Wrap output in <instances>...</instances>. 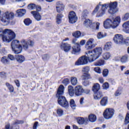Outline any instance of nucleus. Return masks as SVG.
I'll return each instance as SVG.
<instances>
[{
  "mask_svg": "<svg viewBox=\"0 0 129 129\" xmlns=\"http://www.w3.org/2000/svg\"><path fill=\"white\" fill-rule=\"evenodd\" d=\"M56 112L58 116H62V115H63V113H64V111H63L61 108H58L57 109Z\"/></svg>",
  "mask_w": 129,
  "mask_h": 129,
  "instance_id": "42",
  "label": "nucleus"
},
{
  "mask_svg": "<svg viewBox=\"0 0 129 129\" xmlns=\"http://www.w3.org/2000/svg\"><path fill=\"white\" fill-rule=\"evenodd\" d=\"M108 102V99L107 97H104L100 101V104L102 106H105Z\"/></svg>",
  "mask_w": 129,
  "mask_h": 129,
  "instance_id": "26",
  "label": "nucleus"
},
{
  "mask_svg": "<svg viewBox=\"0 0 129 129\" xmlns=\"http://www.w3.org/2000/svg\"><path fill=\"white\" fill-rule=\"evenodd\" d=\"M64 94V86L63 85H61L59 86L56 95V97H57V102L59 105L62 106L63 107H65L66 108L69 106V104H68V101L66 100V98L65 97L62 96V95Z\"/></svg>",
  "mask_w": 129,
  "mask_h": 129,
  "instance_id": "3",
  "label": "nucleus"
},
{
  "mask_svg": "<svg viewBox=\"0 0 129 129\" xmlns=\"http://www.w3.org/2000/svg\"><path fill=\"white\" fill-rule=\"evenodd\" d=\"M102 96H103V95H102V92L101 91H98L97 92L94 93V99H100Z\"/></svg>",
  "mask_w": 129,
  "mask_h": 129,
  "instance_id": "23",
  "label": "nucleus"
},
{
  "mask_svg": "<svg viewBox=\"0 0 129 129\" xmlns=\"http://www.w3.org/2000/svg\"><path fill=\"white\" fill-rule=\"evenodd\" d=\"M102 87L103 89H105V90H107V89L109 88V84L107 82H105L103 84Z\"/></svg>",
  "mask_w": 129,
  "mask_h": 129,
  "instance_id": "45",
  "label": "nucleus"
},
{
  "mask_svg": "<svg viewBox=\"0 0 129 129\" xmlns=\"http://www.w3.org/2000/svg\"><path fill=\"white\" fill-rule=\"evenodd\" d=\"M88 57L85 55H83L80 57L76 62V65H77V66H79L80 65H86V64L88 63Z\"/></svg>",
  "mask_w": 129,
  "mask_h": 129,
  "instance_id": "10",
  "label": "nucleus"
},
{
  "mask_svg": "<svg viewBox=\"0 0 129 129\" xmlns=\"http://www.w3.org/2000/svg\"><path fill=\"white\" fill-rule=\"evenodd\" d=\"M36 12H38V13H39V12H40V11H41V7L40 6H36Z\"/></svg>",
  "mask_w": 129,
  "mask_h": 129,
  "instance_id": "62",
  "label": "nucleus"
},
{
  "mask_svg": "<svg viewBox=\"0 0 129 129\" xmlns=\"http://www.w3.org/2000/svg\"><path fill=\"white\" fill-rule=\"evenodd\" d=\"M129 19V13H126L123 14L121 17V20L123 22L128 20Z\"/></svg>",
  "mask_w": 129,
  "mask_h": 129,
  "instance_id": "31",
  "label": "nucleus"
},
{
  "mask_svg": "<svg viewBox=\"0 0 129 129\" xmlns=\"http://www.w3.org/2000/svg\"><path fill=\"white\" fill-rule=\"evenodd\" d=\"M15 82L17 85V86H18V87H19V86H20V81H19V80H16L15 81Z\"/></svg>",
  "mask_w": 129,
  "mask_h": 129,
  "instance_id": "61",
  "label": "nucleus"
},
{
  "mask_svg": "<svg viewBox=\"0 0 129 129\" xmlns=\"http://www.w3.org/2000/svg\"><path fill=\"white\" fill-rule=\"evenodd\" d=\"M6 86H7V87H8L9 90L11 93L14 92V87L12 85L10 84V83H6Z\"/></svg>",
  "mask_w": 129,
  "mask_h": 129,
  "instance_id": "36",
  "label": "nucleus"
},
{
  "mask_svg": "<svg viewBox=\"0 0 129 129\" xmlns=\"http://www.w3.org/2000/svg\"><path fill=\"white\" fill-rule=\"evenodd\" d=\"M63 15L60 14H57L56 17V23L57 24H61Z\"/></svg>",
  "mask_w": 129,
  "mask_h": 129,
  "instance_id": "34",
  "label": "nucleus"
},
{
  "mask_svg": "<svg viewBox=\"0 0 129 129\" xmlns=\"http://www.w3.org/2000/svg\"><path fill=\"white\" fill-rule=\"evenodd\" d=\"M90 70V68L88 66L85 67L82 69V72L83 73L89 74V71Z\"/></svg>",
  "mask_w": 129,
  "mask_h": 129,
  "instance_id": "39",
  "label": "nucleus"
},
{
  "mask_svg": "<svg viewBox=\"0 0 129 129\" xmlns=\"http://www.w3.org/2000/svg\"><path fill=\"white\" fill-rule=\"evenodd\" d=\"M111 48V42H107L104 45L103 49L106 50V51H108V50H110Z\"/></svg>",
  "mask_w": 129,
  "mask_h": 129,
  "instance_id": "32",
  "label": "nucleus"
},
{
  "mask_svg": "<svg viewBox=\"0 0 129 129\" xmlns=\"http://www.w3.org/2000/svg\"><path fill=\"white\" fill-rule=\"evenodd\" d=\"M122 93V91L120 90H117L114 93L115 96H119Z\"/></svg>",
  "mask_w": 129,
  "mask_h": 129,
  "instance_id": "49",
  "label": "nucleus"
},
{
  "mask_svg": "<svg viewBox=\"0 0 129 129\" xmlns=\"http://www.w3.org/2000/svg\"><path fill=\"white\" fill-rule=\"evenodd\" d=\"M70 105L73 109H75L76 108V104L75 103V101L73 99H71L70 101Z\"/></svg>",
  "mask_w": 129,
  "mask_h": 129,
  "instance_id": "35",
  "label": "nucleus"
},
{
  "mask_svg": "<svg viewBox=\"0 0 129 129\" xmlns=\"http://www.w3.org/2000/svg\"><path fill=\"white\" fill-rule=\"evenodd\" d=\"M77 121L79 124H83L84 122H87V121H88V119H87V118H84L82 117H79L77 119Z\"/></svg>",
  "mask_w": 129,
  "mask_h": 129,
  "instance_id": "27",
  "label": "nucleus"
},
{
  "mask_svg": "<svg viewBox=\"0 0 129 129\" xmlns=\"http://www.w3.org/2000/svg\"><path fill=\"white\" fill-rule=\"evenodd\" d=\"M71 82L72 85H76L77 84V78L75 77H72L71 78Z\"/></svg>",
  "mask_w": 129,
  "mask_h": 129,
  "instance_id": "37",
  "label": "nucleus"
},
{
  "mask_svg": "<svg viewBox=\"0 0 129 129\" xmlns=\"http://www.w3.org/2000/svg\"><path fill=\"white\" fill-rule=\"evenodd\" d=\"M80 51V44H79V43H76L72 47V54H77V53H79Z\"/></svg>",
  "mask_w": 129,
  "mask_h": 129,
  "instance_id": "15",
  "label": "nucleus"
},
{
  "mask_svg": "<svg viewBox=\"0 0 129 129\" xmlns=\"http://www.w3.org/2000/svg\"><path fill=\"white\" fill-rule=\"evenodd\" d=\"M0 76L2 78H7V73L2 72L0 73Z\"/></svg>",
  "mask_w": 129,
  "mask_h": 129,
  "instance_id": "52",
  "label": "nucleus"
},
{
  "mask_svg": "<svg viewBox=\"0 0 129 129\" xmlns=\"http://www.w3.org/2000/svg\"><path fill=\"white\" fill-rule=\"evenodd\" d=\"M84 26L86 28H90V29H94L95 24L92 23V21L89 19H86L84 22Z\"/></svg>",
  "mask_w": 129,
  "mask_h": 129,
  "instance_id": "14",
  "label": "nucleus"
},
{
  "mask_svg": "<svg viewBox=\"0 0 129 129\" xmlns=\"http://www.w3.org/2000/svg\"><path fill=\"white\" fill-rule=\"evenodd\" d=\"M98 80H99L100 83H102L104 81V80H103V78H99Z\"/></svg>",
  "mask_w": 129,
  "mask_h": 129,
  "instance_id": "63",
  "label": "nucleus"
},
{
  "mask_svg": "<svg viewBox=\"0 0 129 129\" xmlns=\"http://www.w3.org/2000/svg\"><path fill=\"white\" fill-rule=\"evenodd\" d=\"M94 71L97 73H98L99 74H100V73H101V70L99 67L95 68Z\"/></svg>",
  "mask_w": 129,
  "mask_h": 129,
  "instance_id": "51",
  "label": "nucleus"
},
{
  "mask_svg": "<svg viewBox=\"0 0 129 129\" xmlns=\"http://www.w3.org/2000/svg\"><path fill=\"white\" fill-rule=\"evenodd\" d=\"M86 54L88 56L89 61L90 62H93L98 59L100 55L102 54V48L97 47L92 51H88Z\"/></svg>",
  "mask_w": 129,
  "mask_h": 129,
  "instance_id": "4",
  "label": "nucleus"
},
{
  "mask_svg": "<svg viewBox=\"0 0 129 129\" xmlns=\"http://www.w3.org/2000/svg\"><path fill=\"white\" fill-rule=\"evenodd\" d=\"M29 10H35L36 9V5L34 4H31L28 5Z\"/></svg>",
  "mask_w": 129,
  "mask_h": 129,
  "instance_id": "46",
  "label": "nucleus"
},
{
  "mask_svg": "<svg viewBox=\"0 0 129 129\" xmlns=\"http://www.w3.org/2000/svg\"><path fill=\"white\" fill-rule=\"evenodd\" d=\"M26 14V10L25 9H19L16 11V15L18 17H23Z\"/></svg>",
  "mask_w": 129,
  "mask_h": 129,
  "instance_id": "22",
  "label": "nucleus"
},
{
  "mask_svg": "<svg viewBox=\"0 0 129 129\" xmlns=\"http://www.w3.org/2000/svg\"><path fill=\"white\" fill-rule=\"evenodd\" d=\"M42 59L44 61H46L49 59V56L47 54H44L42 55Z\"/></svg>",
  "mask_w": 129,
  "mask_h": 129,
  "instance_id": "55",
  "label": "nucleus"
},
{
  "mask_svg": "<svg viewBox=\"0 0 129 129\" xmlns=\"http://www.w3.org/2000/svg\"><path fill=\"white\" fill-rule=\"evenodd\" d=\"M97 44L95 43V40L93 38H90L86 42L85 48L86 50H91L94 48Z\"/></svg>",
  "mask_w": 129,
  "mask_h": 129,
  "instance_id": "9",
  "label": "nucleus"
},
{
  "mask_svg": "<svg viewBox=\"0 0 129 129\" xmlns=\"http://www.w3.org/2000/svg\"><path fill=\"white\" fill-rule=\"evenodd\" d=\"M122 27L123 28V30L125 33L127 34H129V21L125 22L124 23Z\"/></svg>",
  "mask_w": 129,
  "mask_h": 129,
  "instance_id": "18",
  "label": "nucleus"
},
{
  "mask_svg": "<svg viewBox=\"0 0 129 129\" xmlns=\"http://www.w3.org/2000/svg\"><path fill=\"white\" fill-rule=\"evenodd\" d=\"M7 35H3L2 37V40L3 42L6 43H10L12 40H14L16 38V33L10 29V31L7 33Z\"/></svg>",
  "mask_w": 129,
  "mask_h": 129,
  "instance_id": "7",
  "label": "nucleus"
},
{
  "mask_svg": "<svg viewBox=\"0 0 129 129\" xmlns=\"http://www.w3.org/2000/svg\"><path fill=\"white\" fill-rule=\"evenodd\" d=\"M106 36L105 33H103L102 32H99L97 34L98 39H102V38H104Z\"/></svg>",
  "mask_w": 129,
  "mask_h": 129,
  "instance_id": "44",
  "label": "nucleus"
},
{
  "mask_svg": "<svg viewBox=\"0 0 129 129\" xmlns=\"http://www.w3.org/2000/svg\"><path fill=\"white\" fill-rule=\"evenodd\" d=\"M6 0H0V3L1 5H5V4H6Z\"/></svg>",
  "mask_w": 129,
  "mask_h": 129,
  "instance_id": "64",
  "label": "nucleus"
},
{
  "mask_svg": "<svg viewBox=\"0 0 129 129\" xmlns=\"http://www.w3.org/2000/svg\"><path fill=\"white\" fill-rule=\"evenodd\" d=\"M85 43H86V41H85V40H82L80 42V45H81V46H84V45H85Z\"/></svg>",
  "mask_w": 129,
  "mask_h": 129,
  "instance_id": "58",
  "label": "nucleus"
},
{
  "mask_svg": "<svg viewBox=\"0 0 129 129\" xmlns=\"http://www.w3.org/2000/svg\"><path fill=\"white\" fill-rule=\"evenodd\" d=\"M38 125H39V122L36 121L33 125V129H37Z\"/></svg>",
  "mask_w": 129,
  "mask_h": 129,
  "instance_id": "56",
  "label": "nucleus"
},
{
  "mask_svg": "<svg viewBox=\"0 0 129 129\" xmlns=\"http://www.w3.org/2000/svg\"><path fill=\"white\" fill-rule=\"evenodd\" d=\"M105 64V61L103 59H100L96 62H94L95 66H102Z\"/></svg>",
  "mask_w": 129,
  "mask_h": 129,
  "instance_id": "29",
  "label": "nucleus"
},
{
  "mask_svg": "<svg viewBox=\"0 0 129 129\" xmlns=\"http://www.w3.org/2000/svg\"><path fill=\"white\" fill-rule=\"evenodd\" d=\"M64 5H63V4H62L60 2L56 3V9L57 13H61V12H62V11L64 10Z\"/></svg>",
  "mask_w": 129,
  "mask_h": 129,
  "instance_id": "17",
  "label": "nucleus"
},
{
  "mask_svg": "<svg viewBox=\"0 0 129 129\" xmlns=\"http://www.w3.org/2000/svg\"><path fill=\"white\" fill-rule=\"evenodd\" d=\"M24 23L26 26H29L32 24V20L29 18H27L24 21Z\"/></svg>",
  "mask_w": 129,
  "mask_h": 129,
  "instance_id": "43",
  "label": "nucleus"
},
{
  "mask_svg": "<svg viewBox=\"0 0 129 129\" xmlns=\"http://www.w3.org/2000/svg\"><path fill=\"white\" fill-rule=\"evenodd\" d=\"M62 83L64 85H68L69 84V79H65L62 81Z\"/></svg>",
  "mask_w": 129,
  "mask_h": 129,
  "instance_id": "54",
  "label": "nucleus"
},
{
  "mask_svg": "<svg viewBox=\"0 0 129 129\" xmlns=\"http://www.w3.org/2000/svg\"><path fill=\"white\" fill-rule=\"evenodd\" d=\"M89 78H90V75L89 74L84 73L82 76V79L83 80H88Z\"/></svg>",
  "mask_w": 129,
  "mask_h": 129,
  "instance_id": "33",
  "label": "nucleus"
},
{
  "mask_svg": "<svg viewBox=\"0 0 129 129\" xmlns=\"http://www.w3.org/2000/svg\"><path fill=\"white\" fill-rule=\"evenodd\" d=\"M100 89V85L98 83L94 84L92 87V90L94 93H96Z\"/></svg>",
  "mask_w": 129,
  "mask_h": 129,
  "instance_id": "24",
  "label": "nucleus"
},
{
  "mask_svg": "<svg viewBox=\"0 0 129 129\" xmlns=\"http://www.w3.org/2000/svg\"><path fill=\"white\" fill-rule=\"evenodd\" d=\"M28 42V44L29 46H30V47H33V46H34V45H35V42H34V41L31 40H28L27 41Z\"/></svg>",
  "mask_w": 129,
  "mask_h": 129,
  "instance_id": "50",
  "label": "nucleus"
},
{
  "mask_svg": "<svg viewBox=\"0 0 129 129\" xmlns=\"http://www.w3.org/2000/svg\"><path fill=\"white\" fill-rule=\"evenodd\" d=\"M8 57L9 59H10V60H11V61H14V60H16V57L12 54H9Z\"/></svg>",
  "mask_w": 129,
  "mask_h": 129,
  "instance_id": "53",
  "label": "nucleus"
},
{
  "mask_svg": "<svg viewBox=\"0 0 129 129\" xmlns=\"http://www.w3.org/2000/svg\"><path fill=\"white\" fill-rule=\"evenodd\" d=\"M16 59L19 63H23V62H25V56L22 55L21 54H19L16 56Z\"/></svg>",
  "mask_w": 129,
  "mask_h": 129,
  "instance_id": "20",
  "label": "nucleus"
},
{
  "mask_svg": "<svg viewBox=\"0 0 129 129\" xmlns=\"http://www.w3.org/2000/svg\"><path fill=\"white\" fill-rule=\"evenodd\" d=\"M73 37L75 38H80L81 37V32L80 31H77L73 33Z\"/></svg>",
  "mask_w": 129,
  "mask_h": 129,
  "instance_id": "40",
  "label": "nucleus"
},
{
  "mask_svg": "<svg viewBox=\"0 0 129 129\" xmlns=\"http://www.w3.org/2000/svg\"><path fill=\"white\" fill-rule=\"evenodd\" d=\"M117 2H110L104 4H101V2H100L99 4L95 7V9L93 11L92 15H95L96 14V17L100 18L105 15L106 11L108 10V13L112 16L116 14L118 12V8Z\"/></svg>",
  "mask_w": 129,
  "mask_h": 129,
  "instance_id": "1",
  "label": "nucleus"
},
{
  "mask_svg": "<svg viewBox=\"0 0 129 129\" xmlns=\"http://www.w3.org/2000/svg\"><path fill=\"white\" fill-rule=\"evenodd\" d=\"M80 104H81V105H82V104H83V103H84V98H81L80 99Z\"/></svg>",
  "mask_w": 129,
  "mask_h": 129,
  "instance_id": "59",
  "label": "nucleus"
},
{
  "mask_svg": "<svg viewBox=\"0 0 129 129\" xmlns=\"http://www.w3.org/2000/svg\"><path fill=\"white\" fill-rule=\"evenodd\" d=\"M108 70L107 69H105L103 71V76L104 77H107V75H108Z\"/></svg>",
  "mask_w": 129,
  "mask_h": 129,
  "instance_id": "48",
  "label": "nucleus"
},
{
  "mask_svg": "<svg viewBox=\"0 0 129 129\" xmlns=\"http://www.w3.org/2000/svg\"><path fill=\"white\" fill-rule=\"evenodd\" d=\"M14 17H15L14 13H9V12H7L4 14V16L1 19V21L2 23H4L6 25H8V24H10L11 20L14 19Z\"/></svg>",
  "mask_w": 129,
  "mask_h": 129,
  "instance_id": "6",
  "label": "nucleus"
},
{
  "mask_svg": "<svg viewBox=\"0 0 129 129\" xmlns=\"http://www.w3.org/2000/svg\"><path fill=\"white\" fill-rule=\"evenodd\" d=\"M68 91L69 94L70 96H73L75 94V89L73 88V87L71 85L68 86Z\"/></svg>",
  "mask_w": 129,
  "mask_h": 129,
  "instance_id": "28",
  "label": "nucleus"
},
{
  "mask_svg": "<svg viewBox=\"0 0 129 129\" xmlns=\"http://www.w3.org/2000/svg\"><path fill=\"white\" fill-rule=\"evenodd\" d=\"M88 119L90 122H95L97 120L96 115L94 114H90L89 115Z\"/></svg>",
  "mask_w": 129,
  "mask_h": 129,
  "instance_id": "21",
  "label": "nucleus"
},
{
  "mask_svg": "<svg viewBox=\"0 0 129 129\" xmlns=\"http://www.w3.org/2000/svg\"><path fill=\"white\" fill-rule=\"evenodd\" d=\"M111 56V55L109 52H104L102 54V57L104 60H108Z\"/></svg>",
  "mask_w": 129,
  "mask_h": 129,
  "instance_id": "30",
  "label": "nucleus"
},
{
  "mask_svg": "<svg viewBox=\"0 0 129 129\" xmlns=\"http://www.w3.org/2000/svg\"><path fill=\"white\" fill-rule=\"evenodd\" d=\"M69 22L71 24H74L77 21V16H76V14L75 12L72 11L70 13L69 15Z\"/></svg>",
  "mask_w": 129,
  "mask_h": 129,
  "instance_id": "13",
  "label": "nucleus"
},
{
  "mask_svg": "<svg viewBox=\"0 0 129 129\" xmlns=\"http://www.w3.org/2000/svg\"><path fill=\"white\" fill-rule=\"evenodd\" d=\"M60 48L62 50H63L64 52H69L71 48V45L68 43H62L60 45Z\"/></svg>",
  "mask_w": 129,
  "mask_h": 129,
  "instance_id": "16",
  "label": "nucleus"
},
{
  "mask_svg": "<svg viewBox=\"0 0 129 129\" xmlns=\"http://www.w3.org/2000/svg\"><path fill=\"white\" fill-rule=\"evenodd\" d=\"M32 15H33L34 18L36 20V21H41V16L40 13L37 11L31 12Z\"/></svg>",
  "mask_w": 129,
  "mask_h": 129,
  "instance_id": "19",
  "label": "nucleus"
},
{
  "mask_svg": "<svg viewBox=\"0 0 129 129\" xmlns=\"http://www.w3.org/2000/svg\"><path fill=\"white\" fill-rule=\"evenodd\" d=\"M28 41L25 39L21 40V45L20 44V41L18 40H14L11 43V47L12 51L15 54H20L22 52L23 49L24 50H28L29 49V44Z\"/></svg>",
  "mask_w": 129,
  "mask_h": 129,
  "instance_id": "2",
  "label": "nucleus"
},
{
  "mask_svg": "<svg viewBox=\"0 0 129 129\" xmlns=\"http://www.w3.org/2000/svg\"><path fill=\"white\" fill-rule=\"evenodd\" d=\"M83 85H84V86H88V85H89V81H84L83 83Z\"/></svg>",
  "mask_w": 129,
  "mask_h": 129,
  "instance_id": "57",
  "label": "nucleus"
},
{
  "mask_svg": "<svg viewBox=\"0 0 129 129\" xmlns=\"http://www.w3.org/2000/svg\"><path fill=\"white\" fill-rule=\"evenodd\" d=\"M85 92L83 87L81 85H78L75 87V94L76 96H80Z\"/></svg>",
  "mask_w": 129,
  "mask_h": 129,
  "instance_id": "11",
  "label": "nucleus"
},
{
  "mask_svg": "<svg viewBox=\"0 0 129 129\" xmlns=\"http://www.w3.org/2000/svg\"><path fill=\"white\" fill-rule=\"evenodd\" d=\"M8 32H11V29H5L4 30L3 28H0V38L3 37L4 35H7Z\"/></svg>",
  "mask_w": 129,
  "mask_h": 129,
  "instance_id": "25",
  "label": "nucleus"
},
{
  "mask_svg": "<svg viewBox=\"0 0 129 129\" xmlns=\"http://www.w3.org/2000/svg\"><path fill=\"white\" fill-rule=\"evenodd\" d=\"M1 62L4 64H9V63H10V61L8 60V58L6 56L2 57Z\"/></svg>",
  "mask_w": 129,
  "mask_h": 129,
  "instance_id": "41",
  "label": "nucleus"
},
{
  "mask_svg": "<svg viewBox=\"0 0 129 129\" xmlns=\"http://www.w3.org/2000/svg\"><path fill=\"white\" fill-rule=\"evenodd\" d=\"M113 41L117 45L122 44L123 43V36L121 34H116L113 38Z\"/></svg>",
  "mask_w": 129,
  "mask_h": 129,
  "instance_id": "12",
  "label": "nucleus"
},
{
  "mask_svg": "<svg viewBox=\"0 0 129 129\" xmlns=\"http://www.w3.org/2000/svg\"><path fill=\"white\" fill-rule=\"evenodd\" d=\"M124 122L126 124H127V123H129V112H127L126 114Z\"/></svg>",
  "mask_w": 129,
  "mask_h": 129,
  "instance_id": "47",
  "label": "nucleus"
},
{
  "mask_svg": "<svg viewBox=\"0 0 129 129\" xmlns=\"http://www.w3.org/2000/svg\"><path fill=\"white\" fill-rule=\"evenodd\" d=\"M121 20V19L119 16L113 18L112 20L110 19H107L104 22V27L105 29H109L111 27L113 29H115V28H117L120 23Z\"/></svg>",
  "mask_w": 129,
  "mask_h": 129,
  "instance_id": "5",
  "label": "nucleus"
},
{
  "mask_svg": "<svg viewBox=\"0 0 129 129\" xmlns=\"http://www.w3.org/2000/svg\"><path fill=\"white\" fill-rule=\"evenodd\" d=\"M125 44L126 45H129V37H127L125 40Z\"/></svg>",
  "mask_w": 129,
  "mask_h": 129,
  "instance_id": "60",
  "label": "nucleus"
},
{
  "mask_svg": "<svg viewBox=\"0 0 129 129\" xmlns=\"http://www.w3.org/2000/svg\"><path fill=\"white\" fill-rule=\"evenodd\" d=\"M114 114V110L112 108H106L103 112V116L105 119L112 118Z\"/></svg>",
  "mask_w": 129,
  "mask_h": 129,
  "instance_id": "8",
  "label": "nucleus"
},
{
  "mask_svg": "<svg viewBox=\"0 0 129 129\" xmlns=\"http://www.w3.org/2000/svg\"><path fill=\"white\" fill-rule=\"evenodd\" d=\"M128 60V57H127V55H123L120 58V61L122 63H125L126 62H127Z\"/></svg>",
  "mask_w": 129,
  "mask_h": 129,
  "instance_id": "38",
  "label": "nucleus"
}]
</instances>
